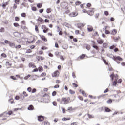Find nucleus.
Returning <instances> with one entry per match:
<instances>
[{
	"label": "nucleus",
	"instance_id": "nucleus-13",
	"mask_svg": "<svg viewBox=\"0 0 125 125\" xmlns=\"http://www.w3.org/2000/svg\"><path fill=\"white\" fill-rule=\"evenodd\" d=\"M28 66L29 68H35L37 67V66L35 65V63H33L32 62H30L29 63Z\"/></svg>",
	"mask_w": 125,
	"mask_h": 125
},
{
	"label": "nucleus",
	"instance_id": "nucleus-56",
	"mask_svg": "<svg viewBox=\"0 0 125 125\" xmlns=\"http://www.w3.org/2000/svg\"><path fill=\"white\" fill-rule=\"evenodd\" d=\"M13 25L14 27H19V24H18V23H14Z\"/></svg>",
	"mask_w": 125,
	"mask_h": 125
},
{
	"label": "nucleus",
	"instance_id": "nucleus-46",
	"mask_svg": "<svg viewBox=\"0 0 125 125\" xmlns=\"http://www.w3.org/2000/svg\"><path fill=\"white\" fill-rule=\"evenodd\" d=\"M1 56H2V57H4V58H6V57H7V55H6L5 53H2Z\"/></svg>",
	"mask_w": 125,
	"mask_h": 125
},
{
	"label": "nucleus",
	"instance_id": "nucleus-1",
	"mask_svg": "<svg viewBox=\"0 0 125 125\" xmlns=\"http://www.w3.org/2000/svg\"><path fill=\"white\" fill-rule=\"evenodd\" d=\"M71 102V98L70 97H63L62 98L60 101V104L63 105H67Z\"/></svg>",
	"mask_w": 125,
	"mask_h": 125
},
{
	"label": "nucleus",
	"instance_id": "nucleus-30",
	"mask_svg": "<svg viewBox=\"0 0 125 125\" xmlns=\"http://www.w3.org/2000/svg\"><path fill=\"white\" fill-rule=\"evenodd\" d=\"M41 49H42V50H46L48 49V48L46 46H43L41 47Z\"/></svg>",
	"mask_w": 125,
	"mask_h": 125
},
{
	"label": "nucleus",
	"instance_id": "nucleus-5",
	"mask_svg": "<svg viewBox=\"0 0 125 125\" xmlns=\"http://www.w3.org/2000/svg\"><path fill=\"white\" fill-rule=\"evenodd\" d=\"M41 28L43 30V32L44 33H46L48 31H49V28H47L45 25H42Z\"/></svg>",
	"mask_w": 125,
	"mask_h": 125
},
{
	"label": "nucleus",
	"instance_id": "nucleus-37",
	"mask_svg": "<svg viewBox=\"0 0 125 125\" xmlns=\"http://www.w3.org/2000/svg\"><path fill=\"white\" fill-rule=\"evenodd\" d=\"M35 30L36 32V33H39V27H38V26H37V25L35 26Z\"/></svg>",
	"mask_w": 125,
	"mask_h": 125
},
{
	"label": "nucleus",
	"instance_id": "nucleus-14",
	"mask_svg": "<svg viewBox=\"0 0 125 125\" xmlns=\"http://www.w3.org/2000/svg\"><path fill=\"white\" fill-rule=\"evenodd\" d=\"M92 47H93V48H94L95 49L97 50V51H99L100 50L99 47H98V46L95 44V42H94V43L93 44Z\"/></svg>",
	"mask_w": 125,
	"mask_h": 125
},
{
	"label": "nucleus",
	"instance_id": "nucleus-51",
	"mask_svg": "<svg viewBox=\"0 0 125 125\" xmlns=\"http://www.w3.org/2000/svg\"><path fill=\"white\" fill-rule=\"evenodd\" d=\"M15 21H18L20 20V18H19V17H15Z\"/></svg>",
	"mask_w": 125,
	"mask_h": 125
},
{
	"label": "nucleus",
	"instance_id": "nucleus-63",
	"mask_svg": "<svg viewBox=\"0 0 125 125\" xmlns=\"http://www.w3.org/2000/svg\"><path fill=\"white\" fill-rule=\"evenodd\" d=\"M75 34L76 35H79V34H80V30H75Z\"/></svg>",
	"mask_w": 125,
	"mask_h": 125
},
{
	"label": "nucleus",
	"instance_id": "nucleus-28",
	"mask_svg": "<svg viewBox=\"0 0 125 125\" xmlns=\"http://www.w3.org/2000/svg\"><path fill=\"white\" fill-rule=\"evenodd\" d=\"M8 101L10 103H11V104H13L15 103V102H14V100L12 98L10 99Z\"/></svg>",
	"mask_w": 125,
	"mask_h": 125
},
{
	"label": "nucleus",
	"instance_id": "nucleus-11",
	"mask_svg": "<svg viewBox=\"0 0 125 125\" xmlns=\"http://www.w3.org/2000/svg\"><path fill=\"white\" fill-rule=\"evenodd\" d=\"M94 9H92L91 10H90L89 11H87V14L88 15H90L91 16L92 15H93L94 14V11L93 10Z\"/></svg>",
	"mask_w": 125,
	"mask_h": 125
},
{
	"label": "nucleus",
	"instance_id": "nucleus-42",
	"mask_svg": "<svg viewBox=\"0 0 125 125\" xmlns=\"http://www.w3.org/2000/svg\"><path fill=\"white\" fill-rule=\"evenodd\" d=\"M73 110H75V109H74V108H73V107H68V108H67V110H68V111H73Z\"/></svg>",
	"mask_w": 125,
	"mask_h": 125
},
{
	"label": "nucleus",
	"instance_id": "nucleus-7",
	"mask_svg": "<svg viewBox=\"0 0 125 125\" xmlns=\"http://www.w3.org/2000/svg\"><path fill=\"white\" fill-rule=\"evenodd\" d=\"M39 37L41 40H42V41H43V42H47V38H46L45 36H44V35H39Z\"/></svg>",
	"mask_w": 125,
	"mask_h": 125
},
{
	"label": "nucleus",
	"instance_id": "nucleus-48",
	"mask_svg": "<svg viewBox=\"0 0 125 125\" xmlns=\"http://www.w3.org/2000/svg\"><path fill=\"white\" fill-rule=\"evenodd\" d=\"M112 102H113V101H112V99H111L107 101V103H108V104H110V103H112Z\"/></svg>",
	"mask_w": 125,
	"mask_h": 125
},
{
	"label": "nucleus",
	"instance_id": "nucleus-44",
	"mask_svg": "<svg viewBox=\"0 0 125 125\" xmlns=\"http://www.w3.org/2000/svg\"><path fill=\"white\" fill-rule=\"evenodd\" d=\"M103 47H104L105 48H107V46H108V44L106 43H104L103 44Z\"/></svg>",
	"mask_w": 125,
	"mask_h": 125
},
{
	"label": "nucleus",
	"instance_id": "nucleus-62",
	"mask_svg": "<svg viewBox=\"0 0 125 125\" xmlns=\"http://www.w3.org/2000/svg\"><path fill=\"white\" fill-rule=\"evenodd\" d=\"M23 95H24V96H25V97H27L28 96V94L25 91L23 92Z\"/></svg>",
	"mask_w": 125,
	"mask_h": 125
},
{
	"label": "nucleus",
	"instance_id": "nucleus-60",
	"mask_svg": "<svg viewBox=\"0 0 125 125\" xmlns=\"http://www.w3.org/2000/svg\"><path fill=\"white\" fill-rule=\"evenodd\" d=\"M21 17H26V13H22L21 14Z\"/></svg>",
	"mask_w": 125,
	"mask_h": 125
},
{
	"label": "nucleus",
	"instance_id": "nucleus-9",
	"mask_svg": "<svg viewBox=\"0 0 125 125\" xmlns=\"http://www.w3.org/2000/svg\"><path fill=\"white\" fill-rule=\"evenodd\" d=\"M78 15V12H73L69 14L70 17H75Z\"/></svg>",
	"mask_w": 125,
	"mask_h": 125
},
{
	"label": "nucleus",
	"instance_id": "nucleus-41",
	"mask_svg": "<svg viewBox=\"0 0 125 125\" xmlns=\"http://www.w3.org/2000/svg\"><path fill=\"white\" fill-rule=\"evenodd\" d=\"M78 98L80 99V100H81V101H83V98L82 96H78Z\"/></svg>",
	"mask_w": 125,
	"mask_h": 125
},
{
	"label": "nucleus",
	"instance_id": "nucleus-49",
	"mask_svg": "<svg viewBox=\"0 0 125 125\" xmlns=\"http://www.w3.org/2000/svg\"><path fill=\"white\" fill-rule=\"evenodd\" d=\"M86 49H87V50H90V48H91L90 45H87L86 46Z\"/></svg>",
	"mask_w": 125,
	"mask_h": 125
},
{
	"label": "nucleus",
	"instance_id": "nucleus-18",
	"mask_svg": "<svg viewBox=\"0 0 125 125\" xmlns=\"http://www.w3.org/2000/svg\"><path fill=\"white\" fill-rule=\"evenodd\" d=\"M81 93H82V95H83V96H84V97H87L88 95H87V94H86L85 91H82Z\"/></svg>",
	"mask_w": 125,
	"mask_h": 125
},
{
	"label": "nucleus",
	"instance_id": "nucleus-38",
	"mask_svg": "<svg viewBox=\"0 0 125 125\" xmlns=\"http://www.w3.org/2000/svg\"><path fill=\"white\" fill-rule=\"evenodd\" d=\"M51 11H52V9H51V8H49L47 9V10H46L47 13H50V12H51Z\"/></svg>",
	"mask_w": 125,
	"mask_h": 125
},
{
	"label": "nucleus",
	"instance_id": "nucleus-34",
	"mask_svg": "<svg viewBox=\"0 0 125 125\" xmlns=\"http://www.w3.org/2000/svg\"><path fill=\"white\" fill-rule=\"evenodd\" d=\"M42 3H38L37 4V7L38 8H42Z\"/></svg>",
	"mask_w": 125,
	"mask_h": 125
},
{
	"label": "nucleus",
	"instance_id": "nucleus-40",
	"mask_svg": "<svg viewBox=\"0 0 125 125\" xmlns=\"http://www.w3.org/2000/svg\"><path fill=\"white\" fill-rule=\"evenodd\" d=\"M69 93L70 94H75V91H74V90H73L72 89H70L69 90Z\"/></svg>",
	"mask_w": 125,
	"mask_h": 125
},
{
	"label": "nucleus",
	"instance_id": "nucleus-17",
	"mask_svg": "<svg viewBox=\"0 0 125 125\" xmlns=\"http://www.w3.org/2000/svg\"><path fill=\"white\" fill-rule=\"evenodd\" d=\"M61 6L62 8H65L67 6V4L65 2L61 3Z\"/></svg>",
	"mask_w": 125,
	"mask_h": 125
},
{
	"label": "nucleus",
	"instance_id": "nucleus-58",
	"mask_svg": "<svg viewBox=\"0 0 125 125\" xmlns=\"http://www.w3.org/2000/svg\"><path fill=\"white\" fill-rule=\"evenodd\" d=\"M27 91H28V92H32V88H31V87H29L27 88Z\"/></svg>",
	"mask_w": 125,
	"mask_h": 125
},
{
	"label": "nucleus",
	"instance_id": "nucleus-21",
	"mask_svg": "<svg viewBox=\"0 0 125 125\" xmlns=\"http://www.w3.org/2000/svg\"><path fill=\"white\" fill-rule=\"evenodd\" d=\"M42 125H50V123L48 121H44L42 123Z\"/></svg>",
	"mask_w": 125,
	"mask_h": 125
},
{
	"label": "nucleus",
	"instance_id": "nucleus-35",
	"mask_svg": "<svg viewBox=\"0 0 125 125\" xmlns=\"http://www.w3.org/2000/svg\"><path fill=\"white\" fill-rule=\"evenodd\" d=\"M60 58L61 59V60H62V61H64V60H65V59H66V57L61 55L60 57Z\"/></svg>",
	"mask_w": 125,
	"mask_h": 125
},
{
	"label": "nucleus",
	"instance_id": "nucleus-20",
	"mask_svg": "<svg viewBox=\"0 0 125 125\" xmlns=\"http://www.w3.org/2000/svg\"><path fill=\"white\" fill-rule=\"evenodd\" d=\"M13 113V112L12 111H11V110H10V111H9L8 112V113H3V115L4 116H5V115H7V114H8V115H9V116H10V115H12V113Z\"/></svg>",
	"mask_w": 125,
	"mask_h": 125
},
{
	"label": "nucleus",
	"instance_id": "nucleus-22",
	"mask_svg": "<svg viewBox=\"0 0 125 125\" xmlns=\"http://www.w3.org/2000/svg\"><path fill=\"white\" fill-rule=\"evenodd\" d=\"M97 42L99 44H102L103 43V40L102 39H98Z\"/></svg>",
	"mask_w": 125,
	"mask_h": 125
},
{
	"label": "nucleus",
	"instance_id": "nucleus-31",
	"mask_svg": "<svg viewBox=\"0 0 125 125\" xmlns=\"http://www.w3.org/2000/svg\"><path fill=\"white\" fill-rule=\"evenodd\" d=\"M85 26V24L83 23H79L78 24V28H81V27H84Z\"/></svg>",
	"mask_w": 125,
	"mask_h": 125
},
{
	"label": "nucleus",
	"instance_id": "nucleus-3",
	"mask_svg": "<svg viewBox=\"0 0 125 125\" xmlns=\"http://www.w3.org/2000/svg\"><path fill=\"white\" fill-rule=\"evenodd\" d=\"M52 78H58L60 76V71L56 70L51 74Z\"/></svg>",
	"mask_w": 125,
	"mask_h": 125
},
{
	"label": "nucleus",
	"instance_id": "nucleus-53",
	"mask_svg": "<svg viewBox=\"0 0 125 125\" xmlns=\"http://www.w3.org/2000/svg\"><path fill=\"white\" fill-rule=\"evenodd\" d=\"M78 123L77 122L71 123L70 125H78Z\"/></svg>",
	"mask_w": 125,
	"mask_h": 125
},
{
	"label": "nucleus",
	"instance_id": "nucleus-16",
	"mask_svg": "<svg viewBox=\"0 0 125 125\" xmlns=\"http://www.w3.org/2000/svg\"><path fill=\"white\" fill-rule=\"evenodd\" d=\"M38 21H39V22H41V23H42L43 24V23H44V21L43 20V19L41 18V17H39L38 18Z\"/></svg>",
	"mask_w": 125,
	"mask_h": 125
},
{
	"label": "nucleus",
	"instance_id": "nucleus-57",
	"mask_svg": "<svg viewBox=\"0 0 125 125\" xmlns=\"http://www.w3.org/2000/svg\"><path fill=\"white\" fill-rule=\"evenodd\" d=\"M45 76H46V73L45 72H43L41 74L42 77H45Z\"/></svg>",
	"mask_w": 125,
	"mask_h": 125
},
{
	"label": "nucleus",
	"instance_id": "nucleus-43",
	"mask_svg": "<svg viewBox=\"0 0 125 125\" xmlns=\"http://www.w3.org/2000/svg\"><path fill=\"white\" fill-rule=\"evenodd\" d=\"M103 61L104 63V64H105V65H109V63H108V62H107V61H106V60L103 59Z\"/></svg>",
	"mask_w": 125,
	"mask_h": 125
},
{
	"label": "nucleus",
	"instance_id": "nucleus-55",
	"mask_svg": "<svg viewBox=\"0 0 125 125\" xmlns=\"http://www.w3.org/2000/svg\"><path fill=\"white\" fill-rule=\"evenodd\" d=\"M30 77H31V75L29 74L24 77V80H28V78H30Z\"/></svg>",
	"mask_w": 125,
	"mask_h": 125
},
{
	"label": "nucleus",
	"instance_id": "nucleus-39",
	"mask_svg": "<svg viewBox=\"0 0 125 125\" xmlns=\"http://www.w3.org/2000/svg\"><path fill=\"white\" fill-rule=\"evenodd\" d=\"M85 57V54H82L80 56V59H84Z\"/></svg>",
	"mask_w": 125,
	"mask_h": 125
},
{
	"label": "nucleus",
	"instance_id": "nucleus-52",
	"mask_svg": "<svg viewBox=\"0 0 125 125\" xmlns=\"http://www.w3.org/2000/svg\"><path fill=\"white\" fill-rule=\"evenodd\" d=\"M10 42V41H8L7 40H5L4 41V43H6V44H9V43Z\"/></svg>",
	"mask_w": 125,
	"mask_h": 125
},
{
	"label": "nucleus",
	"instance_id": "nucleus-29",
	"mask_svg": "<svg viewBox=\"0 0 125 125\" xmlns=\"http://www.w3.org/2000/svg\"><path fill=\"white\" fill-rule=\"evenodd\" d=\"M106 29H107V26H106L105 27V34H106V35H110V34H111V32H110L109 30H106Z\"/></svg>",
	"mask_w": 125,
	"mask_h": 125
},
{
	"label": "nucleus",
	"instance_id": "nucleus-32",
	"mask_svg": "<svg viewBox=\"0 0 125 125\" xmlns=\"http://www.w3.org/2000/svg\"><path fill=\"white\" fill-rule=\"evenodd\" d=\"M5 32V29L4 27H1L0 29V33H4Z\"/></svg>",
	"mask_w": 125,
	"mask_h": 125
},
{
	"label": "nucleus",
	"instance_id": "nucleus-26",
	"mask_svg": "<svg viewBox=\"0 0 125 125\" xmlns=\"http://www.w3.org/2000/svg\"><path fill=\"white\" fill-rule=\"evenodd\" d=\"M62 121H70V120H71V117H68L67 118H66V117H63L62 119Z\"/></svg>",
	"mask_w": 125,
	"mask_h": 125
},
{
	"label": "nucleus",
	"instance_id": "nucleus-54",
	"mask_svg": "<svg viewBox=\"0 0 125 125\" xmlns=\"http://www.w3.org/2000/svg\"><path fill=\"white\" fill-rule=\"evenodd\" d=\"M72 86L73 87H75V88H77L78 87V84L75 83H72Z\"/></svg>",
	"mask_w": 125,
	"mask_h": 125
},
{
	"label": "nucleus",
	"instance_id": "nucleus-61",
	"mask_svg": "<svg viewBox=\"0 0 125 125\" xmlns=\"http://www.w3.org/2000/svg\"><path fill=\"white\" fill-rule=\"evenodd\" d=\"M52 103L53 106H57V102H56V101H54Z\"/></svg>",
	"mask_w": 125,
	"mask_h": 125
},
{
	"label": "nucleus",
	"instance_id": "nucleus-15",
	"mask_svg": "<svg viewBox=\"0 0 125 125\" xmlns=\"http://www.w3.org/2000/svg\"><path fill=\"white\" fill-rule=\"evenodd\" d=\"M36 59L38 61H40V60H44V57H43L42 56H37L36 57Z\"/></svg>",
	"mask_w": 125,
	"mask_h": 125
},
{
	"label": "nucleus",
	"instance_id": "nucleus-4",
	"mask_svg": "<svg viewBox=\"0 0 125 125\" xmlns=\"http://www.w3.org/2000/svg\"><path fill=\"white\" fill-rule=\"evenodd\" d=\"M42 97H46L47 99H44L45 102L48 103L50 101V96H49L48 94H46V93H44L42 96Z\"/></svg>",
	"mask_w": 125,
	"mask_h": 125
},
{
	"label": "nucleus",
	"instance_id": "nucleus-10",
	"mask_svg": "<svg viewBox=\"0 0 125 125\" xmlns=\"http://www.w3.org/2000/svg\"><path fill=\"white\" fill-rule=\"evenodd\" d=\"M38 120L39 122H42L44 120V117L42 115L38 116Z\"/></svg>",
	"mask_w": 125,
	"mask_h": 125
},
{
	"label": "nucleus",
	"instance_id": "nucleus-59",
	"mask_svg": "<svg viewBox=\"0 0 125 125\" xmlns=\"http://www.w3.org/2000/svg\"><path fill=\"white\" fill-rule=\"evenodd\" d=\"M37 92V89L36 88H34L31 90L32 93H35V92Z\"/></svg>",
	"mask_w": 125,
	"mask_h": 125
},
{
	"label": "nucleus",
	"instance_id": "nucleus-64",
	"mask_svg": "<svg viewBox=\"0 0 125 125\" xmlns=\"http://www.w3.org/2000/svg\"><path fill=\"white\" fill-rule=\"evenodd\" d=\"M81 2L78 1L76 2L75 4H76V5H80V4H81Z\"/></svg>",
	"mask_w": 125,
	"mask_h": 125
},
{
	"label": "nucleus",
	"instance_id": "nucleus-8",
	"mask_svg": "<svg viewBox=\"0 0 125 125\" xmlns=\"http://www.w3.org/2000/svg\"><path fill=\"white\" fill-rule=\"evenodd\" d=\"M113 60H114V61H117V60H118L119 61H122L123 58H122L120 56H114L113 57Z\"/></svg>",
	"mask_w": 125,
	"mask_h": 125
},
{
	"label": "nucleus",
	"instance_id": "nucleus-36",
	"mask_svg": "<svg viewBox=\"0 0 125 125\" xmlns=\"http://www.w3.org/2000/svg\"><path fill=\"white\" fill-rule=\"evenodd\" d=\"M87 30L88 32H92V31H93V27H88Z\"/></svg>",
	"mask_w": 125,
	"mask_h": 125
},
{
	"label": "nucleus",
	"instance_id": "nucleus-2",
	"mask_svg": "<svg viewBox=\"0 0 125 125\" xmlns=\"http://www.w3.org/2000/svg\"><path fill=\"white\" fill-rule=\"evenodd\" d=\"M111 80H114V81L112 83L113 85L116 86L117 85V81H118V76L114 75V73L110 76Z\"/></svg>",
	"mask_w": 125,
	"mask_h": 125
},
{
	"label": "nucleus",
	"instance_id": "nucleus-25",
	"mask_svg": "<svg viewBox=\"0 0 125 125\" xmlns=\"http://www.w3.org/2000/svg\"><path fill=\"white\" fill-rule=\"evenodd\" d=\"M8 2H6L4 3H3L2 5V7H3L4 9L6 7L7 5H8Z\"/></svg>",
	"mask_w": 125,
	"mask_h": 125
},
{
	"label": "nucleus",
	"instance_id": "nucleus-12",
	"mask_svg": "<svg viewBox=\"0 0 125 125\" xmlns=\"http://www.w3.org/2000/svg\"><path fill=\"white\" fill-rule=\"evenodd\" d=\"M6 66L7 68H11V66H12V63L10 62H6Z\"/></svg>",
	"mask_w": 125,
	"mask_h": 125
},
{
	"label": "nucleus",
	"instance_id": "nucleus-33",
	"mask_svg": "<svg viewBox=\"0 0 125 125\" xmlns=\"http://www.w3.org/2000/svg\"><path fill=\"white\" fill-rule=\"evenodd\" d=\"M38 71L39 72H42L43 71V68L42 66H40L38 67Z\"/></svg>",
	"mask_w": 125,
	"mask_h": 125
},
{
	"label": "nucleus",
	"instance_id": "nucleus-47",
	"mask_svg": "<svg viewBox=\"0 0 125 125\" xmlns=\"http://www.w3.org/2000/svg\"><path fill=\"white\" fill-rule=\"evenodd\" d=\"M56 94H57V92L56 91H54L52 93V96H55Z\"/></svg>",
	"mask_w": 125,
	"mask_h": 125
},
{
	"label": "nucleus",
	"instance_id": "nucleus-24",
	"mask_svg": "<svg viewBox=\"0 0 125 125\" xmlns=\"http://www.w3.org/2000/svg\"><path fill=\"white\" fill-rule=\"evenodd\" d=\"M117 29H113L110 34L111 35H116V34H117Z\"/></svg>",
	"mask_w": 125,
	"mask_h": 125
},
{
	"label": "nucleus",
	"instance_id": "nucleus-6",
	"mask_svg": "<svg viewBox=\"0 0 125 125\" xmlns=\"http://www.w3.org/2000/svg\"><path fill=\"white\" fill-rule=\"evenodd\" d=\"M33 39L31 41H28L26 42V44H30L31 43H34L36 40H35V38H33V37H30V39Z\"/></svg>",
	"mask_w": 125,
	"mask_h": 125
},
{
	"label": "nucleus",
	"instance_id": "nucleus-27",
	"mask_svg": "<svg viewBox=\"0 0 125 125\" xmlns=\"http://www.w3.org/2000/svg\"><path fill=\"white\" fill-rule=\"evenodd\" d=\"M28 110H29L30 111H32L34 110V106L30 105L28 107Z\"/></svg>",
	"mask_w": 125,
	"mask_h": 125
},
{
	"label": "nucleus",
	"instance_id": "nucleus-50",
	"mask_svg": "<svg viewBox=\"0 0 125 125\" xmlns=\"http://www.w3.org/2000/svg\"><path fill=\"white\" fill-rule=\"evenodd\" d=\"M104 15L106 16H108V15H109V11H105L104 12Z\"/></svg>",
	"mask_w": 125,
	"mask_h": 125
},
{
	"label": "nucleus",
	"instance_id": "nucleus-23",
	"mask_svg": "<svg viewBox=\"0 0 125 125\" xmlns=\"http://www.w3.org/2000/svg\"><path fill=\"white\" fill-rule=\"evenodd\" d=\"M9 46H10V47H12L13 48H14L15 46V44H14V43H12L10 42V43H9Z\"/></svg>",
	"mask_w": 125,
	"mask_h": 125
},
{
	"label": "nucleus",
	"instance_id": "nucleus-19",
	"mask_svg": "<svg viewBox=\"0 0 125 125\" xmlns=\"http://www.w3.org/2000/svg\"><path fill=\"white\" fill-rule=\"evenodd\" d=\"M104 111L106 112V113H109V112H112V110H111V109H110V108L108 107H105Z\"/></svg>",
	"mask_w": 125,
	"mask_h": 125
},
{
	"label": "nucleus",
	"instance_id": "nucleus-45",
	"mask_svg": "<svg viewBox=\"0 0 125 125\" xmlns=\"http://www.w3.org/2000/svg\"><path fill=\"white\" fill-rule=\"evenodd\" d=\"M87 115H88V117L89 119H93V118H94V116H93V115H91L88 113Z\"/></svg>",
	"mask_w": 125,
	"mask_h": 125
}]
</instances>
